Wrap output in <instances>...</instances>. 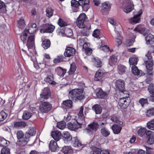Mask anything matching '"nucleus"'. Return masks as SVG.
<instances>
[{
    "label": "nucleus",
    "instance_id": "f257e3e1",
    "mask_svg": "<svg viewBox=\"0 0 154 154\" xmlns=\"http://www.w3.org/2000/svg\"><path fill=\"white\" fill-rule=\"evenodd\" d=\"M84 107L81 106L78 114V118L77 120L74 119L73 122H69L67 125L68 128L72 131H75L81 128L82 125L85 122V116L83 114Z\"/></svg>",
    "mask_w": 154,
    "mask_h": 154
},
{
    "label": "nucleus",
    "instance_id": "f03ea898",
    "mask_svg": "<svg viewBox=\"0 0 154 154\" xmlns=\"http://www.w3.org/2000/svg\"><path fill=\"white\" fill-rule=\"evenodd\" d=\"M69 99L72 100H81L84 97L83 90L81 89H76L71 91L69 94Z\"/></svg>",
    "mask_w": 154,
    "mask_h": 154
},
{
    "label": "nucleus",
    "instance_id": "7ed1b4c3",
    "mask_svg": "<svg viewBox=\"0 0 154 154\" xmlns=\"http://www.w3.org/2000/svg\"><path fill=\"white\" fill-rule=\"evenodd\" d=\"M145 56L147 58L148 60L145 62L146 63V66L147 70V74L149 75H151L152 74V70L153 66V60L152 58V56L151 54L148 53L145 55Z\"/></svg>",
    "mask_w": 154,
    "mask_h": 154
},
{
    "label": "nucleus",
    "instance_id": "20e7f679",
    "mask_svg": "<svg viewBox=\"0 0 154 154\" xmlns=\"http://www.w3.org/2000/svg\"><path fill=\"white\" fill-rule=\"evenodd\" d=\"M50 97L51 91L49 89L48 87L45 88L40 94L39 100L40 102H42L45 100L49 98Z\"/></svg>",
    "mask_w": 154,
    "mask_h": 154
},
{
    "label": "nucleus",
    "instance_id": "39448f33",
    "mask_svg": "<svg viewBox=\"0 0 154 154\" xmlns=\"http://www.w3.org/2000/svg\"><path fill=\"white\" fill-rule=\"evenodd\" d=\"M51 105L48 102L44 101L39 106V109L42 113H46L50 111L52 108Z\"/></svg>",
    "mask_w": 154,
    "mask_h": 154
},
{
    "label": "nucleus",
    "instance_id": "423d86ee",
    "mask_svg": "<svg viewBox=\"0 0 154 154\" xmlns=\"http://www.w3.org/2000/svg\"><path fill=\"white\" fill-rule=\"evenodd\" d=\"M55 26L51 24H46L43 25L40 29L41 33H51L52 32Z\"/></svg>",
    "mask_w": 154,
    "mask_h": 154
},
{
    "label": "nucleus",
    "instance_id": "0eeeda50",
    "mask_svg": "<svg viewBox=\"0 0 154 154\" xmlns=\"http://www.w3.org/2000/svg\"><path fill=\"white\" fill-rule=\"evenodd\" d=\"M86 18V15L85 14L82 13L77 18L76 23L77 26L79 28H85V26L84 23Z\"/></svg>",
    "mask_w": 154,
    "mask_h": 154
},
{
    "label": "nucleus",
    "instance_id": "6e6552de",
    "mask_svg": "<svg viewBox=\"0 0 154 154\" xmlns=\"http://www.w3.org/2000/svg\"><path fill=\"white\" fill-rule=\"evenodd\" d=\"M143 13L142 10H140L138 12V14L134 15L133 17L129 19V22L131 24H135L139 23L140 20V16Z\"/></svg>",
    "mask_w": 154,
    "mask_h": 154
},
{
    "label": "nucleus",
    "instance_id": "1a4fd4ad",
    "mask_svg": "<svg viewBox=\"0 0 154 154\" xmlns=\"http://www.w3.org/2000/svg\"><path fill=\"white\" fill-rule=\"evenodd\" d=\"M134 5L130 0L123 5V10L126 13L131 12L134 9Z\"/></svg>",
    "mask_w": 154,
    "mask_h": 154
},
{
    "label": "nucleus",
    "instance_id": "9d476101",
    "mask_svg": "<svg viewBox=\"0 0 154 154\" xmlns=\"http://www.w3.org/2000/svg\"><path fill=\"white\" fill-rule=\"evenodd\" d=\"M115 85L116 89L119 91L124 90L125 88V83L123 80L119 79L116 82Z\"/></svg>",
    "mask_w": 154,
    "mask_h": 154
},
{
    "label": "nucleus",
    "instance_id": "9b49d317",
    "mask_svg": "<svg viewBox=\"0 0 154 154\" xmlns=\"http://www.w3.org/2000/svg\"><path fill=\"white\" fill-rule=\"evenodd\" d=\"M75 49L71 47H67L64 53V55L66 57H70L73 56L75 54Z\"/></svg>",
    "mask_w": 154,
    "mask_h": 154
},
{
    "label": "nucleus",
    "instance_id": "f8f14e48",
    "mask_svg": "<svg viewBox=\"0 0 154 154\" xmlns=\"http://www.w3.org/2000/svg\"><path fill=\"white\" fill-rule=\"evenodd\" d=\"M104 72L103 70L101 69H99L95 75L94 80L95 81H102V78L103 77Z\"/></svg>",
    "mask_w": 154,
    "mask_h": 154
},
{
    "label": "nucleus",
    "instance_id": "ddd939ff",
    "mask_svg": "<svg viewBox=\"0 0 154 154\" xmlns=\"http://www.w3.org/2000/svg\"><path fill=\"white\" fill-rule=\"evenodd\" d=\"M110 119L113 122L118 124L121 126H123V122L121 121L119 116L116 115H113L110 117Z\"/></svg>",
    "mask_w": 154,
    "mask_h": 154
},
{
    "label": "nucleus",
    "instance_id": "4468645a",
    "mask_svg": "<svg viewBox=\"0 0 154 154\" xmlns=\"http://www.w3.org/2000/svg\"><path fill=\"white\" fill-rule=\"evenodd\" d=\"M148 137L147 143L150 144L154 143V132L150 131L147 132Z\"/></svg>",
    "mask_w": 154,
    "mask_h": 154
},
{
    "label": "nucleus",
    "instance_id": "2eb2a0df",
    "mask_svg": "<svg viewBox=\"0 0 154 154\" xmlns=\"http://www.w3.org/2000/svg\"><path fill=\"white\" fill-rule=\"evenodd\" d=\"M99 127V125L96 122H93L88 125L87 130L91 132H95Z\"/></svg>",
    "mask_w": 154,
    "mask_h": 154
},
{
    "label": "nucleus",
    "instance_id": "dca6fc26",
    "mask_svg": "<svg viewBox=\"0 0 154 154\" xmlns=\"http://www.w3.org/2000/svg\"><path fill=\"white\" fill-rule=\"evenodd\" d=\"M35 37L34 34H32L29 36L26 44L28 48H31L33 46L35 40Z\"/></svg>",
    "mask_w": 154,
    "mask_h": 154
},
{
    "label": "nucleus",
    "instance_id": "f3484780",
    "mask_svg": "<svg viewBox=\"0 0 154 154\" xmlns=\"http://www.w3.org/2000/svg\"><path fill=\"white\" fill-rule=\"evenodd\" d=\"M118 104L122 109L126 108L128 105V103L127 102L126 98L122 97L120 99Z\"/></svg>",
    "mask_w": 154,
    "mask_h": 154
},
{
    "label": "nucleus",
    "instance_id": "a211bd4d",
    "mask_svg": "<svg viewBox=\"0 0 154 154\" xmlns=\"http://www.w3.org/2000/svg\"><path fill=\"white\" fill-rule=\"evenodd\" d=\"M29 136L28 135H25V137L21 139V140H19L17 141L18 145L21 146H24L27 144L29 141Z\"/></svg>",
    "mask_w": 154,
    "mask_h": 154
},
{
    "label": "nucleus",
    "instance_id": "6ab92c4d",
    "mask_svg": "<svg viewBox=\"0 0 154 154\" xmlns=\"http://www.w3.org/2000/svg\"><path fill=\"white\" fill-rule=\"evenodd\" d=\"M37 26L34 23H30L29 26V29L28 33L30 34L34 33L37 30Z\"/></svg>",
    "mask_w": 154,
    "mask_h": 154
},
{
    "label": "nucleus",
    "instance_id": "aec40b11",
    "mask_svg": "<svg viewBox=\"0 0 154 154\" xmlns=\"http://www.w3.org/2000/svg\"><path fill=\"white\" fill-rule=\"evenodd\" d=\"M108 94V92H103L102 89H100L97 93L96 95L98 98H105L107 97Z\"/></svg>",
    "mask_w": 154,
    "mask_h": 154
},
{
    "label": "nucleus",
    "instance_id": "412c9836",
    "mask_svg": "<svg viewBox=\"0 0 154 154\" xmlns=\"http://www.w3.org/2000/svg\"><path fill=\"white\" fill-rule=\"evenodd\" d=\"M51 135L55 140L58 141L61 137V134L60 132L55 131L52 132Z\"/></svg>",
    "mask_w": 154,
    "mask_h": 154
},
{
    "label": "nucleus",
    "instance_id": "4be33fe9",
    "mask_svg": "<svg viewBox=\"0 0 154 154\" xmlns=\"http://www.w3.org/2000/svg\"><path fill=\"white\" fill-rule=\"evenodd\" d=\"M49 146L50 149L53 152H55L58 149L57 143L53 140L51 141Z\"/></svg>",
    "mask_w": 154,
    "mask_h": 154
},
{
    "label": "nucleus",
    "instance_id": "5701e85b",
    "mask_svg": "<svg viewBox=\"0 0 154 154\" xmlns=\"http://www.w3.org/2000/svg\"><path fill=\"white\" fill-rule=\"evenodd\" d=\"M123 126L118 125L117 124H114L112 126V129L113 133L115 134L119 133L122 129V127Z\"/></svg>",
    "mask_w": 154,
    "mask_h": 154
},
{
    "label": "nucleus",
    "instance_id": "b1692460",
    "mask_svg": "<svg viewBox=\"0 0 154 154\" xmlns=\"http://www.w3.org/2000/svg\"><path fill=\"white\" fill-rule=\"evenodd\" d=\"M145 39L147 44H152L154 42V36L149 34L145 37Z\"/></svg>",
    "mask_w": 154,
    "mask_h": 154
},
{
    "label": "nucleus",
    "instance_id": "393cba45",
    "mask_svg": "<svg viewBox=\"0 0 154 154\" xmlns=\"http://www.w3.org/2000/svg\"><path fill=\"white\" fill-rule=\"evenodd\" d=\"M149 131H147L145 128H141L138 130L137 134L139 136L142 137L144 136L145 134L147 135V132Z\"/></svg>",
    "mask_w": 154,
    "mask_h": 154
},
{
    "label": "nucleus",
    "instance_id": "a878e982",
    "mask_svg": "<svg viewBox=\"0 0 154 154\" xmlns=\"http://www.w3.org/2000/svg\"><path fill=\"white\" fill-rule=\"evenodd\" d=\"M27 125V124L23 121L17 122L14 123V126L16 128H24Z\"/></svg>",
    "mask_w": 154,
    "mask_h": 154
},
{
    "label": "nucleus",
    "instance_id": "bb28decb",
    "mask_svg": "<svg viewBox=\"0 0 154 154\" xmlns=\"http://www.w3.org/2000/svg\"><path fill=\"white\" fill-rule=\"evenodd\" d=\"M126 70V67L124 65H120L118 66L117 71L120 75L124 74Z\"/></svg>",
    "mask_w": 154,
    "mask_h": 154
},
{
    "label": "nucleus",
    "instance_id": "cd10ccee",
    "mask_svg": "<svg viewBox=\"0 0 154 154\" xmlns=\"http://www.w3.org/2000/svg\"><path fill=\"white\" fill-rule=\"evenodd\" d=\"M96 114H100L102 110L101 107L99 105L96 104L93 106L92 108Z\"/></svg>",
    "mask_w": 154,
    "mask_h": 154
},
{
    "label": "nucleus",
    "instance_id": "c85d7f7f",
    "mask_svg": "<svg viewBox=\"0 0 154 154\" xmlns=\"http://www.w3.org/2000/svg\"><path fill=\"white\" fill-rule=\"evenodd\" d=\"M45 81L51 85H54L56 84V82L54 81L52 74L48 75L45 79Z\"/></svg>",
    "mask_w": 154,
    "mask_h": 154
},
{
    "label": "nucleus",
    "instance_id": "c756f323",
    "mask_svg": "<svg viewBox=\"0 0 154 154\" xmlns=\"http://www.w3.org/2000/svg\"><path fill=\"white\" fill-rule=\"evenodd\" d=\"M62 151L64 154H70L72 152V150L70 146H64Z\"/></svg>",
    "mask_w": 154,
    "mask_h": 154
},
{
    "label": "nucleus",
    "instance_id": "7c9ffc66",
    "mask_svg": "<svg viewBox=\"0 0 154 154\" xmlns=\"http://www.w3.org/2000/svg\"><path fill=\"white\" fill-rule=\"evenodd\" d=\"M100 133L102 135L105 137H107L110 134V131L106 128H102L100 130Z\"/></svg>",
    "mask_w": 154,
    "mask_h": 154
},
{
    "label": "nucleus",
    "instance_id": "2f4dec72",
    "mask_svg": "<svg viewBox=\"0 0 154 154\" xmlns=\"http://www.w3.org/2000/svg\"><path fill=\"white\" fill-rule=\"evenodd\" d=\"M36 133V131L35 128L34 127H30L27 132V134L25 135H28L29 137L30 136H33Z\"/></svg>",
    "mask_w": 154,
    "mask_h": 154
},
{
    "label": "nucleus",
    "instance_id": "473e14b6",
    "mask_svg": "<svg viewBox=\"0 0 154 154\" xmlns=\"http://www.w3.org/2000/svg\"><path fill=\"white\" fill-rule=\"evenodd\" d=\"M117 62V58L114 55L111 56L109 59V63L111 66L115 65Z\"/></svg>",
    "mask_w": 154,
    "mask_h": 154
},
{
    "label": "nucleus",
    "instance_id": "72a5a7b5",
    "mask_svg": "<svg viewBox=\"0 0 154 154\" xmlns=\"http://www.w3.org/2000/svg\"><path fill=\"white\" fill-rule=\"evenodd\" d=\"M63 139L64 140H66L70 141L72 139L71 136L70 135V133L68 132H65L63 133Z\"/></svg>",
    "mask_w": 154,
    "mask_h": 154
},
{
    "label": "nucleus",
    "instance_id": "f704fd0d",
    "mask_svg": "<svg viewBox=\"0 0 154 154\" xmlns=\"http://www.w3.org/2000/svg\"><path fill=\"white\" fill-rule=\"evenodd\" d=\"M28 30L27 29H25L21 34L20 38L23 42L25 41L27 38L28 35Z\"/></svg>",
    "mask_w": 154,
    "mask_h": 154
},
{
    "label": "nucleus",
    "instance_id": "c9c22d12",
    "mask_svg": "<svg viewBox=\"0 0 154 154\" xmlns=\"http://www.w3.org/2000/svg\"><path fill=\"white\" fill-rule=\"evenodd\" d=\"M10 144V142L3 138H0V145L3 146H6Z\"/></svg>",
    "mask_w": 154,
    "mask_h": 154
},
{
    "label": "nucleus",
    "instance_id": "e433bc0d",
    "mask_svg": "<svg viewBox=\"0 0 154 154\" xmlns=\"http://www.w3.org/2000/svg\"><path fill=\"white\" fill-rule=\"evenodd\" d=\"M72 142L73 146L75 147H79L82 145V143L79 142L76 137L73 139Z\"/></svg>",
    "mask_w": 154,
    "mask_h": 154
},
{
    "label": "nucleus",
    "instance_id": "4c0bfd02",
    "mask_svg": "<svg viewBox=\"0 0 154 154\" xmlns=\"http://www.w3.org/2000/svg\"><path fill=\"white\" fill-rule=\"evenodd\" d=\"M91 26L89 25L88 26H85V28H83V29L82 31V34L83 35H87L89 33V30Z\"/></svg>",
    "mask_w": 154,
    "mask_h": 154
},
{
    "label": "nucleus",
    "instance_id": "58836bf2",
    "mask_svg": "<svg viewBox=\"0 0 154 154\" xmlns=\"http://www.w3.org/2000/svg\"><path fill=\"white\" fill-rule=\"evenodd\" d=\"M101 32L99 29H96L93 32L92 35L95 38H100L101 37Z\"/></svg>",
    "mask_w": 154,
    "mask_h": 154
},
{
    "label": "nucleus",
    "instance_id": "ea45409f",
    "mask_svg": "<svg viewBox=\"0 0 154 154\" xmlns=\"http://www.w3.org/2000/svg\"><path fill=\"white\" fill-rule=\"evenodd\" d=\"M146 126L149 129L154 131V119L148 122L147 123Z\"/></svg>",
    "mask_w": 154,
    "mask_h": 154
},
{
    "label": "nucleus",
    "instance_id": "a19ab883",
    "mask_svg": "<svg viewBox=\"0 0 154 154\" xmlns=\"http://www.w3.org/2000/svg\"><path fill=\"white\" fill-rule=\"evenodd\" d=\"M76 66L75 63H73L70 65V68L68 72L69 75H72L75 71Z\"/></svg>",
    "mask_w": 154,
    "mask_h": 154
},
{
    "label": "nucleus",
    "instance_id": "79ce46f5",
    "mask_svg": "<svg viewBox=\"0 0 154 154\" xmlns=\"http://www.w3.org/2000/svg\"><path fill=\"white\" fill-rule=\"evenodd\" d=\"M51 42L49 40H45L42 43V46L45 49H48L50 46Z\"/></svg>",
    "mask_w": 154,
    "mask_h": 154
},
{
    "label": "nucleus",
    "instance_id": "37998d69",
    "mask_svg": "<svg viewBox=\"0 0 154 154\" xmlns=\"http://www.w3.org/2000/svg\"><path fill=\"white\" fill-rule=\"evenodd\" d=\"M119 93L121 97L122 98H126L129 97V94L127 91H125L124 90L122 91H120Z\"/></svg>",
    "mask_w": 154,
    "mask_h": 154
},
{
    "label": "nucleus",
    "instance_id": "c03bdc74",
    "mask_svg": "<svg viewBox=\"0 0 154 154\" xmlns=\"http://www.w3.org/2000/svg\"><path fill=\"white\" fill-rule=\"evenodd\" d=\"M132 72L135 75H139L140 72L139 69L135 65H133L131 67Z\"/></svg>",
    "mask_w": 154,
    "mask_h": 154
},
{
    "label": "nucleus",
    "instance_id": "a18cd8bd",
    "mask_svg": "<svg viewBox=\"0 0 154 154\" xmlns=\"http://www.w3.org/2000/svg\"><path fill=\"white\" fill-rule=\"evenodd\" d=\"M66 125V123L65 122L61 121L57 123V127L60 129H63L65 128Z\"/></svg>",
    "mask_w": 154,
    "mask_h": 154
},
{
    "label": "nucleus",
    "instance_id": "49530a36",
    "mask_svg": "<svg viewBox=\"0 0 154 154\" xmlns=\"http://www.w3.org/2000/svg\"><path fill=\"white\" fill-rule=\"evenodd\" d=\"M32 115L31 113L29 112L25 111L23 113V118L25 120H27L31 117Z\"/></svg>",
    "mask_w": 154,
    "mask_h": 154
},
{
    "label": "nucleus",
    "instance_id": "de8ad7c7",
    "mask_svg": "<svg viewBox=\"0 0 154 154\" xmlns=\"http://www.w3.org/2000/svg\"><path fill=\"white\" fill-rule=\"evenodd\" d=\"M101 7L104 11L110 8V5L108 2H104L102 4Z\"/></svg>",
    "mask_w": 154,
    "mask_h": 154
},
{
    "label": "nucleus",
    "instance_id": "09e8293b",
    "mask_svg": "<svg viewBox=\"0 0 154 154\" xmlns=\"http://www.w3.org/2000/svg\"><path fill=\"white\" fill-rule=\"evenodd\" d=\"M53 10L50 7L48 8L46 10V16L50 17L53 15Z\"/></svg>",
    "mask_w": 154,
    "mask_h": 154
},
{
    "label": "nucleus",
    "instance_id": "8fccbe9b",
    "mask_svg": "<svg viewBox=\"0 0 154 154\" xmlns=\"http://www.w3.org/2000/svg\"><path fill=\"white\" fill-rule=\"evenodd\" d=\"M25 25L24 21L23 19L20 18L18 21V26L19 28H23Z\"/></svg>",
    "mask_w": 154,
    "mask_h": 154
},
{
    "label": "nucleus",
    "instance_id": "3c124183",
    "mask_svg": "<svg viewBox=\"0 0 154 154\" xmlns=\"http://www.w3.org/2000/svg\"><path fill=\"white\" fill-rule=\"evenodd\" d=\"M71 6L77 8L79 5H80L79 1H77L75 0H72L71 2Z\"/></svg>",
    "mask_w": 154,
    "mask_h": 154
},
{
    "label": "nucleus",
    "instance_id": "603ef678",
    "mask_svg": "<svg viewBox=\"0 0 154 154\" xmlns=\"http://www.w3.org/2000/svg\"><path fill=\"white\" fill-rule=\"evenodd\" d=\"M137 59L135 57H131L129 59V62L131 65H135L137 63Z\"/></svg>",
    "mask_w": 154,
    "mask_h": 154
},
{
    "label": "nucleus",
    "instance_id": "864d4df0",
    "mask_svg": "<svg viewBox=\"0 0 154 154\" xmlns=\"http://www.w3.org/2000/svg\"><path fill=\"white\" fill-rule=\"evenodd\" d=\"M7 116L8 115L5 112L2 111L0 112V122L5 119Z\"/></svg>",
    "mask_w": 154,
    "mask_h": 154
},
{
    "label": "nucleus",
    "instance_id": "5fc2aeb1",
    "mask_svg": "<svg viewBox=\"0 0 154 154\" xmlns=\"http://www.w3.org/2000/svg\"><path fill=\"white\" fill-rule=\"evenodd\" d=\"M16 135L18 139H22L25 137L24 136L23 133L21 130L18 131L17 132Z\"/></svg>",
    "mask_w": 154,
    "mask_h": 154
},
{
    "label": "nucleus",
    "instance_id": "6e6d98bb",
    "mask_svg": "<svg viewBox=\"0 0 154 154\" xmlns=\"http://www.w3.org/2000/svg\"><path fill=\"white\" fill-rule=\"evenodd\" d=\"M94 65L97 67H100L102 66V63L98 58H95Z\"/></svg>",
    "mask_w": 154,
    "mask_h": 154
},
{
    "label": "nucleus",
    "instance_id": "4d7b16f0",
    "mask_svg": "<svg viewBox=\"0 0 154 154\" xmlns=\"http://www.w3.org/2000/svg\"><path fill=\"white\" fill-rule=\"evenodd\" d=\"M63 104L65 106L69 107H71L72 106V101L71 100H67L63 102Z\"/></svg>",
    "mask_w": 154,
    "mask_h": 154
},
{
    "label": "nucleus",
    "instance_id": "13d9d810",
    "mask_svg": "<svg viewBox=\"0 0 154 154\" xmlns=\"http://www.w3.org/2000/svg\"><path fill=\"white\" fill-rule=\"evenodd\" d=\"M147 116L149 117L154 116V108L149 109L147 110L146 112Z\"/></svg>",
    "mask_w": 154,
    "mask_h": 154
},
{
    "label": "nucleus",
    "instance_id": "bf43d9fd",
    "mask_svg": "<svg viewBox=\"0 0 154 154\" xmlns=\"http://www.w3.org/2000/svg\"><path fill=\"white\" fill-rule=\"evenodd\" d=\"M148 90L150 94H154V84H150L148 87Z\"/></svg>",
    "mask_w": 154,
    "mask_h": 154
},
{
    "label": "nucleus",
    "instance_id": "052dcab7",
    "mask_svg": "<svg viewBox=\"0 0 154 154\" xmlns=\"http://www.w3.org/2000/svg\"><path fill=\"white\" fill-rule=\"evenodd\" d=\"M139 103L142 106H143L144 105L147 104L148 103L147 99L142 98L139 100Z\"/></svg>",
    "mask_w": 154,
    "mask_h": 154
},
{
    "label": "nucleus",
    "instance_id": "680f3d73",
    "mask_svg": "<svg viewBox=\"0 0 154 154\" xmlns=\"http://www.w3.org/2000/svg\"><path fill=\"white\" fill-rule=\"evenodd\" d=\"M58 23L60 27H64L67 25L66 22L63 21L60 18L59 19Z\"/></svg>",
    "mask_w": 154,
    "mask_h": 154
},
{
    "label": "nucleus",
    "instance_id": "e2e57ef3",
    "mask_svg": "<svg viewBox=\"0 0 154 154\" xmlns=\"http://www.w3.org/2000/svg\"><path fill=\"white\" fill-rule=\"evenodd\" d=\"M100 50H102L105 52H107L109 51V48L107 45L100 46Z\"/></svg>",
    "mask_w": 154,
    "mask_h": 154
},
{
    "label": "nucleus",
    "instance_id": "0e129e2a",
    "mask_svg": "<svg viewBox=\"0 0 154 154\" xmlns=\"http://www.w3.org/2000/svg\"><path fill=\"white\" fill-rule=\"evenodd\" d=\"M10 150L8 148H4L2 149L1 151L2 154H10Z\"/></svg>",
    "mask_w": 154,
    "mask_h": 154
},
{
    "label": "nucleus",
    "instance_id": "69168bd1",
    "mask_svg": "<svg viewBox=\"0 0 154 154\" xmlns=\"http://www.w3.org/2000/svg\"><path fill=\"white\" fill-rule=\"evenodd\" d=\"M81 6H82L83 11L85 12H86L90 8L89 4H84Z\"/></svg>",
    "mask_w": 154,
    "mask_h": 154
},
{
    "label": "nucleus",
    "instance_id": "338daca9",
    "mask_svg": "<svg viewBox=\"0 0 154 154\" xmlns=\"http://www.w3.org/2000/svg\"><path fill=\"white\" fill-rule=\"evenodd\" d=\"M78 44L80 46H82L85 42L84 41V38H79L77 41Z\"/></svg>",
    "mask_w": 154,
    "mask_h": 154
},
{
    "label": "nucleus",
    "instance_id": "774afa93",
    "mask_svg": "<svg viewBox=\"0 0 154 154\" xmlns=\"http://www.w3.org/2000/svg\"><path fill=\"white\" fill-rule=\"evenodd\" d=\"M134 41V40L133 39H128L126 41V45L127 46H130L133 45Z\"/></svg>",
    "mask_w": 154,
    "mask_h": 154
}]
</instances>
